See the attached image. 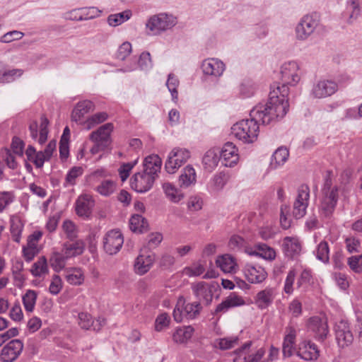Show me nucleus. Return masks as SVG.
<instances>
[{
  "mask_svg": "<svg viewBox=\"0 0 362 362\" xmlns=\"http://www.w3.org/2000/svg\"><path fill=\"white\" fill-rule=\"evenodd\" d=\"M274 95V93H272V98L266 104H259L253 107L250 112V119L240 120L233 124L231 133L235 138L244 144H252L257 139L259 122L269 124L286 115V104L279 103Z\"/></svg>",
  "mask_w": 362,
  "mask_h": 362,
  "instance_id": "1",
  "label": "nucleus"
},
{
  "mask_svg": "<svg viewBox=\"0 0 362 362\" xmlns=\"http://www.w3.org/2000/svg\"><path fill=\"white\" fill-rule=\"evenodd\" d=\"M300 79V67L296 62L291 61L284 63L281 67V86L274 85L273 88L269 95V100L272 98V93H274V98L278 99L279 103H286V114L288 110V102L287 95L288 93V86H296Z\"/></svg>",
  "mask_w": 362,
  "mask_h": 362,
  "instance_id": "2",
  "label": "nucleus"
},
{
  "mask_svg": "<svg viewBox=\"0 0 362 362\" xmlns=\"http://www.w3.org/2000/svg\"><path fill=\"white\" fill-rule=\"evenodd\" d=\"M331 173L327 172L324 179V184L321 189L320 214L325 218H330L337 205L342 189L337 185H333L330 177Z\"/></svg>",
  "mask_w": 362,
  "mask_h": 362,
  "instance_id": "3",
  "label": "nucleus"
},
{
  "mask_svg": "<svg viewBox=\"0 0 362 362\" xmlns=\"http://www.w3.org/2000/svg\"><path fill=\"white\" fill-rule=\"evenodd\" d=\"M202 310L200 303H189L185 304L183 297H180L173 310V317L177 322H181L185 319L196 318Z\"/></svg>",
  "mask_w": 362,
  "mask_h": 362,
  "instance_id": "4",
  "label": "nucleus"
},
{
  "mask_svg": "<svg viewBox=\"0 0 362 362\" xmlns=\"http://www.w3.org/2000/svg\"><path fill=\"white\" fill-rule=\"evenodd\" d=\"M320 23L317 13H313L304 16L296 27V36L298 40H307L315 31Z\"/></svg>",
  "mask_w": 362,
  "mask_h": 362,
  "instance_id": "5",
  "label": "nucleus"
},
{
  "mask_svg": "<svg viewBox=\"0 0 362 362\" xmlns=\"http://www.w3.org/2000/svg\"><path fill=\"white\" fill-rule=\"evenodd\" d=\"M177 23L176 18L171 15L160 13L151 16L147 21L146 26L152 35H158L161 32L172 28Z\"/></svg>",
  "mask_w": 362,
  "mask_h": 362,
  "instance_id": "6",
  "label": "nucleus"
},
{
  "mask_svg": "<svg viewBox=\"0 0 362 362\" xmlns=\"http://www.w3.org/2000/svg\"><path fill=\"white\" fill-rule=\"evenodd\" d=\"M190 151L184 148L175 147L169 153L165 164V169L169 174H173L190 158Z\"/></svg>",
  "mask_w": 362,
  "mask_h": 362,
  "instance_id": "7",
  "label": "nucleus"
},
{
  "mask_svg": "<svg viewBox=\"0 0 362 362\" xmlns=\"http://www.w3.org/2000/svg\"><path fill=\"white\" fill-rule=\"evenodd\" d=\"M251 341L245 343L240 348L234 351V362H266L263 360L265 351L263 349H259L255 351L250 350Z\"/></svg>",
  "mask_w": 362,
  "mask_h": 362,
  "instance_id": "8",
  "label": "nucleus"
},
{
  "mask_svg": "<svg viewBox=\"0 0 362 362\" xmlns=\"http://www.w3.org/2000/svg\"><path fill=\"white\" fill-rule=\"evenodd\" d=\"M310 202V188L307 185H300L293 205V216L299 219L306 214Z\"/></svg>",
  "mask_w": 362,
  "mask_h": 362,
  "instance_id": "9",
  "label": "nucleus"
},
{
  "mask_svg": "<svg viewBox=\"0 0 362 362\" xmlns=\"http://www.w3.org/2000/svg\"><path fill=\"white\" fill-rule=\"evenodd\" d=\"M124 238L119 230L108 231L103 238L104 250L110 255L117 254L122 248Z\"/></svg>",
  "mask_w": 362,
  "mask_h": 362,
  "instance_id": "10",
  "label": "nucleus"
},
{
  "mask_svg": "<svg viewBox=\"0 0 362 362\" xmlns=\"http://www.w3.org/2000/svg\"><path fill=\"white\" fill-rule=\"evenodd\" d=\"M156 178L144 171L135 173L130 180L131 187L137 192L144 193L151 189Z\"/></svg>",
  "mask_w": 362,
  "mask_h": 362,
  "instance_id": "11",
  "label": "nucleus"
},
{
  "mask_svg": "<svg viewBox=\"0 0 362 362\" xmlns=\"http://www.w3.org/2000/svg\"><path fill=\"white\" fill-rule=\"evenodd\" d=\"M23 349V343L20 339H12L1 351L0 360L2 362L16 361Z\"/></svg>",
  "mask_w": 362,
  "mask_h": 362,
  "instance_id": "12",
  "label": "nucleus"
},
{
  "mask_svg": "<svg viewBox=\"0 0 362 362\" xmlns=\"http://www.w3.org/2000/svg\"><path fill=\"white\" fill-rule=\"evenodd\" d=\"M338 90V84L332 80H320L314 84L311 95L315 98H324L334 94Z\"/></svg>",
  "mask_w": 362,
  "mask_h": 362,
  "instance_id": "13",
  "label": "nucleus"
},
{
  "mask_svg": "<svg viewBox=\"0 0 362 362\" xmlns=\"http://www.w3.org/2000/svg\"><path fill=\"white\" fill-rule=\"evenodd\" d=\"M335 335L337 341L340 347L350 345L354 340L349 323L346 320H341L335 325Z\"/></svg>",
  "mask_w": 362,
  "mask_h": 362,
  "instance_id": "14",
  "label": "nucleus"
},
{
  "mask_svg": "<svg viewBox=\"0 0 362 362\" xmlns=\"http://www.w3.org/2000/svg\"><path fill=\"white\" fill-rule=\"evenodd\" d=\"M308 329L318 341H324L329 333L327 320L318 316L310 318L308 322Z\"/></svg>",
  "mask_w": 362,
  "mask_h": 362,
  "instance_id": "15",
  "label": "nucleus"
},
{
  "mask_svg": "<svg viewBox=\"0 0 362 362\" xmlns=\"http://www.w3.org/2000/svg\"><path fill=\"white\" fill-rule=\"evenodd\" d=\"M243 272L247 280L251 284L262 283L267 276V273L264 268L257 264H246L244 267Z\"/></svg>",
  "mask_w": 362,
  "mask_h": 362,
  "instance_id": "16",
  "label": "nucleus"
},
{
  "mask_svg": "<svg viewBox=\"0 0 362 362\" xmlns=\"http://www.w3.org/2000/svg\"><path fill=\"white\" fill-rule=\"evenodd\" d=\"M202 69L204 75L218 78L225 71L226 65L217 58H209L202 62Z\"/></svg>",
  "mask_w": 362,
  "mask_h": 362,
  "instance_id": "17",
  "label": "nucleus"
},
{
  "mask_svg": "<svg viewBox=\"0 0 362 362\" xmlns=\"http://www.w3.org/2000/svg\"><path fill=\"white\" fill-rule=\"evenodd\" d=\"M114 126L112 123H106L100 126L97 130L90 133L89 139L93 142H99L107 148L112 143L111 134Z\"/></svg>",
  "mask_w": 362,
  "mask_h": 362,
  "instance_id": "18",
  "label": "nucleus"
},
{
  "mask_svg": "<svg viewBox=\"0 0 362 362\" xmlns=\"http://www.w3.org/2000/svg\"><path fill=\"white\" fill-rule=\"evenodd\" d=\"M95 202L89 194L80 195L75 203L76 213L78 216L83 218L90 217Z\"/></svg>",
  "mask_w": 362,
  "mask_h": 362,
  "instance_id": "19",
  "label": "nucleus"
},
{
  "mask_svg": "<svg viewBox=\"0 0 362 362\" xmlns=\"http://www.w3.org/2000/svg\"><path fill=\"white\" fill-rule=\"evenodd\" d=\"M245 304V300L242 296L237 295L235 293H231L216 306L214 314L225 313L231 308L242 306Z\"/></svg>",
  "mask_w": 362,
  "mask_h": 362,
  "instance_id": "20",
  "label": "nucleus"
},
{
  "mask_svg": "<svg viewBox=\"0 0 362 362\" xmlns=\"http://www.w3.org/2000/svg\"><path fill=\"white\" fill-rule=\"evenodd\" d=\"M220 156L223 160V165L230 168L236 165L239 160L238 148L232 142H227L223 145Z\"/></svg>",
  "mask_w": 362,
  "mask_h": 362,
  "instance_id": "21",
  "label": "nucleus"
},
{
  "mask_svg": "<svg viewBox=\"0 0 362 362\" xmlns=\"http://www.w3.org/2000/svg\"><path fill=\"white\" fill-rule=\"evenodd\" d=\"M194 295L199 300V303H203L206 305L211 303L213 298V293L209 284L201 281L192 286Z\"/></svg>",
  "mask_w": 362,
  "mask_h": 362,
  "instance_id": "22",
  "label": "nucleus"
},
{
  "mask_svg": "<svg viewBox=\"0 0 362 362\" xmlns=\"http://www.w3.org/2000/svg\"><path fill=\"white\" fill-rule=\"evenodd\" d=\"M297 355L305 361H314L319 356L317 346L310 341H303L298 347Z\"/></svg>",
  "mask_w": 362,
  "mask_h": 362,
  "instance_id": "23",
  "label": "nucleus"
},
{
  "mask_svg": "<svg viewBox=\"0 0 362 362\" xmlns=\"http://www.w3.org/2000/svg\"><path fill=\"white\" fill-rule=\"evenodd\" d=\"M94 105L93 102L85 100L78 102L74 108L71 113V119L73 121L82 125L83 118L89 112L93 110Z\"/></svg>",
  "mask_w": 362,
  "mask_h": 362,
  "instance_id": "24",
  "label": "nucleus"
},
{
  "mask_svg": "<svg viewBox=\"0 0 362 362\" xmlns=\"http://www.w3.org/2000/svg\"><path fill=\"white\" fill-rule=\"evenodd\" d=\"M85 250V243L82 240H74V241L65 242L63 243L62 250L68 259L81 255Z\"/></svg>",
  "mask_w": 362,
  "mask_h": 362,
  "instance_id": "25",
  "label": "nucleus"
},
{
  "mask_svg": "<svg viewBox=\"0 0 362 362\" xmlns=\"http://www.w3.org/2000/svg\"><path fill=\"white\" fill-rule=\"evenodd\" d=\"M274 297V289L272 288H266L257 293L255 297V303L258 308L264 310L272 304Z\"/></svg>",
  "mask_w": 362,
  "mask_h": 362,
  "instance_id": "26",
  "label": "nucleus"
},
{
  "mask_svg": "<svg viewBox=\"0 0 362 362\" xmlns=\"http://www.w3.org/2000/svg\"><path fill=\"white\" fill-rule=\"evenodd\" d=\"M161 165L162 160L158 155H150L144 160L143 171L156 178L160 171Z\"/></svg>",
  "mask_w": 362,
  "mask_h": 362,
  "instance_id": "27",
  "label": "nucleus"
},
{
  "mask_svg": "<svg viewBox=\"0 0 362 362\" xmlns=\"http://www.w3.org/2000/svg\"><path fill=\"white\" fill-rule=\"evenodd\" d=\"M155 258L153 255H140L134 262L135 272L139 275H144L147 273L154 262Z\"/></svg>",
  "mask_w": 362,
  "mask_h": 362,
  "instance_id": "28",
  "label": "nucleus"
},
{
  "mask_svg": "<svg viewBox=\"0 0 362 362\" xmlns=\"http://www.w3.org/2000/svg\"><path fill=\"white\" fill-rule=\"evenodd\" d=\"M282 247L285 255L290 258H293L295 256L298 255L301 250L300 243L296 238H284Z\"/></svg>",
  "mask_w": 362,
  "mask_h": 362,
  "instance_id": "29",
  "label": "nucleus"
},
{
  "mask_svg": "<svg viewBox=\"0 0 362 362\" xmlns=\"http://www.w3.org/2000/svg\"><path fill=\"white\" fill-rule=\"evenodd\" d=\"M197 182V175L194 168L188 165L182 171L179 177V185L181 188H187L194 185Z\"/></svg>",
  "mask_w": 362,
  "mask_h": 362,
  "instance_id": "30",
  "label": "nucleus"
},
{
  "mask_svg": "<svg viewBox=\"0 0 362 362\" xmlns=\"http://www.w3.org/2000/svg\"><path fill=\"white\" fill-rule=\"evenodd\" d=\"M220 158L218 149L212 148L207 151L202 158L204 169L209 172L214 170L218 165Z\"/></svg>",
  "mask_w": 362,
  "mask_h": 362,
  "instance_id": "31",
  "label": "nucleus"
},
{
  "mask_svg": "<svg viewBox=\"0 0 362 362\" xmlns=\"http://www.w3.org/2000/svg\"><path fill=\"white\" fill-rule=\"evenodd\" d=\"M162 188L166 197L173 203H179L185 197V194L181 189L177 188L170 182H164Z\"/></svg>",
  "mask_w": 362,
  "mask_h": 362,
  "instance_id": "32",
  "label": "nucleus"
},
{
  "mask_svg": "<svg viewBox=\"0 0 362 362\" xmlns=\"http://www.w3.org/2000/svg\"><path fill=\"white\" fill-rule=\"evenodd\" d=\"M30 272L35 277L44 278L49 273L47 260L45 256H41L35 262Z\"/></svg>",
  "mask_w": 362,
  "mask_h": 362,
  "instance_id": "33",
  "label": "nucleus"
},
{
  "mask_svg": "<svg viewBox=\"0 0 362 362\" xmlns=\"http://www.w3.org/2000/svg\"><path fill=\"white\" fill-rule=\"evenodd\" d=\"M230 180L228 173L221 172L214 175L210 180L209 187L212 192H219L223 189Z\"/></svg>",
  "mask_w": 362,
  "mask_h": 362,
  "instance_id": "34",
  "label": "nucleus"
},
{
  "mask_svg": "<svg viewBox=\"0 0 362 362\" xmlns=\"http://www.w3.org/2000/svg\"><path fill=\"white\" fill-rule=\"evenodd\" d=\"M289 156L288 150L285 147L277 148L272 156L270 168L276 169L283 165Z\"/></svg>",
  "mask_w": 362,
  "mask_h": 362,
  "instance_id": "35",
  "label": "nucleus"
},
{
  "mask_svg": "<svg viewBox=\"0 0 362 362\" xmlns=\"http://www.w3.org/2000/svg\"><path fill=\"white\" fill-rule=\"evenodd\" d=\"M10 231L13 240L16 243H20L24 226L21 218L16 215L11 216L10 218Z\"/></svg>",
  "mask_w": 362,
  "mask_h": 362,
  "instance_id": "36",
  "label": "nucleus"
},
{
  "mask_svg": "<svg viewBox=\"0 0 362 362\" xmlns=\"http://www.w3.org/2000/svg\"><path fill=\"white\" fill-rule=\"evenodd\" d=\"M24 264L21 260H16L11 266V273L14 281V285L18 287L23 286L25 277L23 274Z\"/></svg>",
  "mask_w": 362,
  "mask_h": 362,
  "instance_id": "37",
  "label": "nucleus"
},
{
  "mask_svg": "<svg viewBox=\"0 0 362 362\" xmlns=\"http://www.w3.org/2000/svg\"><path fill=\"white\" fill-rule=\"evenodd\" d=\"M130 229L134 233H142L148 229L147 220L141 215L134 214L129 220Z\"/></svg>",
  "mask_w": 362,
  "mask_h": 362,
  "instance_id": "38",
  "label": "nucleus"
},
{
  "mask_svg": "<svg viewBox=\"0 0 362 362\" xmlns=\"http://www.w3.org/2000/svg\"><path fill=\"white\" fill-rule=\"evenodd\" d=\"M67 259L68 257L62 250L54 252L49 257V264L54 271L59 272L65 267Z\"/></svg>",
  "mask_w": 362,
  "mask_h": 362,
  "instance_id": "39",
  "label": "nucleus"
},
{
  "mask_svg": "<svg viewBox=\"0 0 362 362\" xmlns=\"http://www.w3.org/2000/svg\"><path fill=\"white\" fill-rule=\"evenodd\" d=\"M132 16V12L127 9L121 13L110 14L107 19L110 26L116 27L127 21Z\"/></svg>",
  "mask_w": 362,
  "mask_h": 362,
  "instance_id": "40",
  "label": "nucleus"
},
{
  "mask_svg": "<svg viewBox=\"0 0 362 362\" xmlns=\"http://www.w3.org/2000/svg\"><path fill=\"white\" fill-rule=\"evenodd\" d=\"M217 266L224 272H232L235 268V262L233 257L229 255H223L217 258Z\"/></svg>",
  "mask_w": 362,
  "mask_h": 362,
  "instance_id": "41",
  "label": "nucleus"
},
{
  "mask_svg": "<svg viewBox=\"0 0 362 362\" xmlns=\"http://www.w3.org/2000/svg\"><path fill=\"white\" fill-rule=\"evenodd\" d=\"M194 332V328L191 326L178 328L173 335V341L176 343H185L189 339Z\"/></svg>",
  "mask_w": 362,
  "mask_h": 362,
  "instance_id": "42",
  "label": "nucleus"
},
{
  "mask_svg": "<svg viewBox=\"0 0 362 362\" xmlns=\"http://www.w3.org/2000/svg\"><path fill=\"white\" fill-rule=\"evenodd\" d=\"M78 11L81 13L78 17L74 18L78 21L93 19L99 17L102 13V11L95 6L80 8Z\"/></svg>",
  "mask_w": 362,
  "mask_h": 362,
  "instance_id": "43",
  "label": "nucleus"
},
{
  "mask_svg": "<svg viewBox=\"0 0 362 362\" xmlns=\"http://www.w3.org/2000/svg\"><path fill=\"white\" fill-rule=\"evenodd\" d=\"M239 338L236 336H230L217 339L214 341V346L221 350H228L238 344Z\"/></svg>",
  "mask_w": 362,
  "mask_h": 362,
  "instance_id": "44",
  "label": "nucleus"
},
{
  "mask_svg": "<svg viewBox=\"0 0 362 362\" xmlns=\"http://www.w3.org/2000/svg\"><path fill=\"white\" fill-rule=\"evenodd\" d=\"M83 173V169L80 166H74L71 168L67 173L64 186L65 187L73 186L76 184V179L81 176Z\"/></svg>",
  "mask_w": 362,
  "mask_h": 362,
  "instance_id": "45",
  "label": "nucleus"
},
{
  "mask_svg": "<svg viewBox=\"0 0 362 362\" xmlns=\"http://www.w3.org/2000/svg\"><path fill=\"white\" fill-rule=\"evenodd\" d=\"M67 282L72 285H81L84 281V274L81 269L74 268L66 275Z\"/></svg>",
  "mask_w": 362,
  "mask_h": 362,
  "instance_id": "46",
  "label": "nucleus"
},
{
  "mask_svg": "<svg viewBox=\"0 0 362 362\" xmlns=\"http://www.w3.org/2000/svg\"><path fill=\"white\" fill-rule=\"evenodd\" d=\"M180 85L179 79L175 76L174 74H169L168 76V80L166 82V86L168 88V90L171 93L172 99L174 102H176L178 98V92L177 88Z\"/></svg>",
  "mask_w": 362,
  "mask_h": 362,
  "instance_id": "47",
  "label": "nucleus"
},
{
  "mask_svg": "<svg viewBox=\"0 0 362 362\" xmlns=\"http://www.w3.org/2000/svg\"><path fill=\"white\" fill-rule=\"evenodd\" d=\"M62 230L66 235V238L71 241H74L77 238L78 229L73 221L70 220L64 221L62 224Z\"/></svg>",
  "mask_w": 362,
  "mask_h": 362,
  "instance_id": "48",
  "label": "nucleus"
},
{
  "mask_svg": "<svg viewBox=\"0 0 362 362\" xmlns=\"http://www.w3.org/2000/svg\"><path fill=\"white\" fill-rule=\"evenodd\" d=\"M257 255L267 259V260H273L276 257V252L271 247L268 246L266 244H259L256 246Z\"/></svg>",
  "mask_w": 362,
  "mask_h": 362,
  "instance_id": "49",
  "label": "nucleus"
},
{
  "mask_svg": "<svg viewBox=\"0 0 362 362\" xmlns=\"http://www.w3.org/2000/svg\"><path fill=\"white\" fill-rule=\"evenodd\" d=\"M316 257L323 263H328L329 260V247L328 243L321 241L316 250Z\"/></svg>",
  "mask_w": 362,
  "mask_h": 362,
  "instance_id": "50",
  "label": "nucleus"
},
{
  "mask_svg": "<svg viewBox=\"0 0 362 362\" xmlns=\"http://www.w3.org/2000/svg\"><path fill=\"white\" fill-rule=\"evenodd\" d=\"M116 189V183L112 180H104L97 187L96 191L101 195L108 197Z\"/></svg>",
  "mask_w": 362,
  "mask_h": 362,
  "instance_id": "51",
  "label": "nucleus"
},
{
  "mask_svg": "<svg viewBox=\"0 0 362 362\" xmlns=\"http://www.w3.org/2000/svg\"><path fill=\"white\" fill-rule=\"evenodd\" d=\"M37 300V293L33 290H28L23 296V303L26 311L32 312Z\"/></svg>",
  "mask_w": 362,
  "mask_h": 362,
  "instance_id": "52",
  "label": "nucleus"
},
{
  "mask_svg": "<svg viewBox=\"0 0 362 362\" xmlns=\"http://www.w3.org/2000/svg\"><path fill=\"white\" fill-rule=\"evenodd\" d=\"M290 207L286 204H282L280 208V223L284 229H288L291 224L290 216Z\"/></svg>",
  "mask_w": 362,
  "mask_h": 362,
  "instance_id": "53",
  "label": "nucleus"
},
{
  "mask_svg": "<svg viewBox=\"0 0 362 362\" xmlns=\"http://www.w3.org/2000/svg\"><path fill=\"white\" fill-rule=\"evenodd\" d=\"M78 324L81 329L88 330L94 326V321L90 314L82 312L78 315Z\"/></svg>",
  "mask_w": 362,
  "mask_h": 362,
  "instance_id": "54",
  "label": "nucleus"
},
{
  "mask_svg": "<svg viewBox=\"0 0 362 362\" xmlns=\"http://www.w3.org/2000/svg\"><path fill=\"white\" fill-rule=\"evenodd\" d=\"M346 8L351 13L348 19V23H352L353 21L357 19L360 15L361 10L359 4L356 0H351L347 2Z\"/></svg>",
  "mask_w": 362,
  "mask_h": 362,
  "instance_id": "55",
  "label": "nucleus"
},
{
  "mask_svg": "<svg viewBox=\"0 0 362 362\" xmlns=\"http://www.w3.org/2000/svg\"><path fill=\"white\" fill-rule=\"evenodd\" d=\"M49 121L45 116L41 117L40 126V135L37 141L40 144H43L47 139Z\"/></svg>",
  "mask_w": 362,
  "mask_h": 362,
  "instance_id": "56",
  "label": "nucleus"
},
{
  "mask_svg": "<svg viewBox=\"0 0 362 362\" xmlns=\"http://www.w3.org/2000/svg\"><path fill=\"white\" fill-rule=\"evenodd\" d=\"M137 159L132 162L123 163L119 168V175L122 182H124L129 176V173L132 168L136 165Z\"/></svg>",
  "mask_w": 362,
  "mask_h": 362,
  "instance_id": "57",
  "label": "nucleus"
},
{
  "mask_svg": "<svg viewBox=\"0 0 362 362\" xmlns=\"http://www.w3.org/2000/svg\"><path fill=\"white\" fill-rule=\"evenodd\" d=\"M14 201V195L11 192H0V213Z\"/></svg>",
  "mask_w": 362,
  "mask_h": 362,
  "instance_id": "58",
  "label": "nucleus"
},
{
  "mask_svg": "<svg viewBox=\"0 0 362 362\" xmlns=\"http://www.w3.org/2000/svg\"><path fill=\"white\" fill-rule=\"evenodd\" d=\"M23 36V33L18 30H12L2 35L0 38V42L3 43H9L14 40H21Z\"/></svg>",
  "mask_w": 362,
  "mask_h": 362,
  "instance_id": "59",
  "label": "nucleus"
},
{
  "mask_svg": "<svg viewBox=\"0 0 362 362\" xmlns=\"http://www.w3.org/2000/svg\"><path fill=\"white\" fill-rule=\"evenodd\" d=\"M62 288V281L59 275L54 274L52 276L49 291L52 295H57Z\"/></svg>",
  "mask_w": 362,
  "mask_h": 362,
  "instance_id": "60",
  "label": "nucleus"
},
{
  "mask_svg": "<svg viewBox=\"0 0 362 362\" xmlns=\"http://www.w3.org/2000/svg\"><path fill=\"white\" fill-rule=\"evenodd\" d=\"M132 52V45L129 42H123L119 47L116 57L119 60H124Z\"/></svg>",
  "mask_w": 362,
  "mask_h": 362,
  "instance_id": "61",
  "label": "nucleus"
},
{
  "mask_svg": "<svg viewBox=\"0 0 362 362\" xmlns=\"http://www.w3.org/2000/svg\"><path fill=\"white\" fill-rule=\"evenodd\" d=\"M296 275V273L295 269H291L288 273L284 283V291L287 294H291L293 293V286L295 281Z\"/></svg>",
  "mask_w": 362,
  "mask_h": 362,
  "instance_id": "62",
  "label": "nucleus"
},
{
  "mask_svg": "<svg viewBox=\"0 0 362 362\" xmlns=\"http://www.w3.org/2000/svg\"><path fill=\"white\" fill-rule=\"evenodd\" d=\"M138 65L142 70H147L152 66V62L149 52H144L141 54L138 61Z\"/></svg>",
  "mask_w": 362,
  "mask_h": 362,
  "instance_id": "63",
  "label": "nucleus"
},
{
  "mask_svg": "<svg viewBox=\"0 0 362 362\" xmlns=\"http://www.w3.org/2000/svg\"><path fill=\"white\" fill-rule=\"evenodd\" d=\"M170 322V318L166 313H163L158 315L155 321V329L156 331L160 332L165 327H167Z\"/></svg>",
  "mask_w": 362,
  "mask_h": 362,
  "instance_id": "64",
  "label": "nucleus"
}]
</instances>
